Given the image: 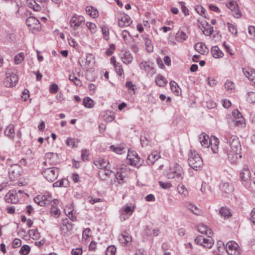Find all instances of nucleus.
Returning a JSON list of instances; mask_svg holds the SVG:
<instances>
[{"label": "nucleus", "mask_w": 255, "mask_h": 255, "mask_svg": "<svg viewBox=\"0 0 255 255\" xmlns=\"http://www.w3.org/2000/svg\"><path fill=\"white\" fill-rule=\"evenodd\" d=\"M168 179H173L177 182L181 181L184 177V171L182 167L178 163L170 167L166 172Z\"/></svg>", "instance_id": "obj_1"}, {"label": "nucleus", "mask_w": 255, "mask_h": 255, "mask_svg": "<svg viewBox=\"0 0 255 255\" xmlns=\"http://www.w3.org/2000/svg\"><path fill=\"white\" fill-rule=\"evenodd\" d=\"M224 138L225 141L227 143L224 149L241 151V145L239 138L236 135L227 134Z\"/></svg>", "instance_id": "obj_2"}, {"label": "nucleus", "mask_w": 255, "mask_h": 255, "mask_svg": "<svg viewBox=\"0 0 255 255\" xmlns=\"http://www.w3.org/2000/svg\"><path fill=\"white\" fill-rule=\"evenodd\" d=\"M188 163L193 169L197 170L203 165V161L196 151L191 150L189 154Z\"/></svg>", "instance_id": "obj_3"}, {"label": "nucleus", "mask_w": 255, "mask_h": 255, "mask_svg": "<svg viewBox=\"0 0 255 255\" xmlns=\"http://www.w3.org/2000/svg\"><path fill=\"white\" fill-rule=\"evenodd\" d=\"M240 178L242 183L246 188H250L254 177L251 176V173L248 168H244L240 172Z\"/></svg>", "instance_id": "obj_4"}, {"label": "nucleus", "mask_w": 255, "mask_h": 255, "mask_svg": "<svg viewBox=\"0 0 255 255\" xmlns=\"http://www.w3.org/2000/svg\"><path fill=\"white\" fill-rule=\"evenodd\" d=\"M59 172V170L58 168L53 167L44 169L42 173L47 181L53 182L57 178Z\"/></svg>", "instance_id": "obj_5"}, {"label": "nucleus", "mask_w": 255, "mask_h": 255, "mask_svg": "<svg viewBox=\"0 0 255 255\" xmlns=\"http://www.w3.org/2000/svg\"><path fill=\"white\" fill-rule=\"evenodd\" d=\"M34 202L40 206H45L52 203L53 200L51 195L49 194H40L34 198Z\"/></svg>", "instance_id": "obj_6"}, {"label": "nucleus", "mask_w": 255, "mask_h": 255, "mask_svg": "<svg viewBox=\"0 0 255 255\" xmlns=\"http://www.w3.org/2000/svg\"><path fill=\"white\" fill-rule=\"evenodd\" d=\"M94 57L91 54H87L85 58L78 61L80 66L86 70L91 68L94 65Z\"/></svg>", "instance_id": "obj_7"}, {"label": "nucleus", "mask_w": 255, "mask_h": 255, "mask_svg": "<svg viewBox=\"0 0 255 255\" xmlns=\"http://www.w3.org/2000/svg\"><path fill=\"white\" fill-rule=\"evenodd\" d=\"M18 80V76L12 72L6 73V78L4 84L7 87H13L16 85Z\"/></svg>", "instance_id": "obj_8"}, {"label": "nucleus", "mask_w": 255, "mask_h": 255, "mask_svg": "<svg viewBox=\"0 0 255 255\" xmlns=\"http://www.w3.org/2000/svg\"><path fill=\"white\" fill-rule=\"evenodd\" d=\"M127 158L129 160L131 165L137 167H139L143 163V160L134 151L130 152L128 150Z\"/></svg>", "instance_id": "obj_9"}, {"label": "nucleus", "mask_w": 255, "mask_h": 255, "mask_svg": "<svg viewBox=\"0 0 255 255\" xmlns=\"http://www.w3.org/2000/svg\"><path fill=\"white\" fill-rule=\"evenodd\" d=\"M85 22V18L81 15L75 14L70 21V26L74 29L77 30L79 27L82 26Z\"/></svg>", "instance_id": "obj_10"}, {"label": "nucleus", "mask_w": 255, "mask_h": 255, "mask_svg": "<svg viewBox=\"0 0 255 255\" xmlns=\"http://www.w3.org/2000/svg\"><path fill=\"white\" fill-rule=\"evenodd\" d=\"M224 152L227 154L228 160L232 163H236L239 158L242 157L241 151H236L229 149H224Z\"/></svg>", "instance_id": "obj_11"}, {"label": "nucleus", "mask_w": 255, "mask_h": 255, "mask_svg": "<svg viewBox=\"0 0 255 255\" xmlns=\"http://www.w3.org/2000/svg\"><path fill=\"white\" fill-rule=\"evenodd\" d=\"M226 249L229 255H238L240 254L239 246L235 242H228L226 244Z\"/></svg>", "instance_id": "obj_12"}, {"label": "nucleus", "mask_w": 255, "mask_h": 255, "mask_svg": "<svg viewBox=\"0 0 255 255\" xmlns=\"http://www.w3.org/2000/svg\"><path fill=\"white\" fill-rule=\"evenodd\" d=\"M134 208L133 206H126L120 210V219L122 221H124L128 219L132 214Z\"/></svg>", "instance_id": "obj_13"}, {"label": "nucleus", "mask_w": 255, "mask_h": 255, "mask_svg": "<svg viewBox=\"0 0 255 255\" xmlns=\"http://www.w3.org/2000/svg\"><path fill=\"white\" fill-rule=\"evenodd\" d=\"M237 1V0H229V2L227 3V6L232 11H235L234 15L235 17L239 18L241 16L242 14L239 10L238 4Z\"/></svg>", "instance_id": "obj_14"}, {"label": "nucleus", "mask_w": 255, "mask_h": 255, "mask_svg": "<svg viewBox=\"0 0 255 255\" xmlns=\"http://www.w3.org/2000/svg\"><path fill=\"white\" fill-rule=\"evenodd\" d=\"M45 157L46 160L43 162V164L45 165H47V163L51 165H54L58 161V154L56 153H46L45 155Z\"/></svg>", "instance_id": "obj_15"}, {"label": "nucleus", "mask_w": 255, "mask_h": 255, "mask_svg": "<svg viewBox=\"0 0 255 255\" xmlns=\"http://www.w3.org/2000/svg\"><path fill=\"white\" fill-rule=\"evenodd\" d=\"M195 242L199 245H200L204 247L207 248H211L213 244V240L211 238L206 239L203 236H199L197 237Z\"/></svg>", "instance_id": "obj_16"}, {"label": "nucleus", "mask_w": 255, "mask_h": 255, "mask_svg": "<svg viewBox=\"0 0 255 255\" xmlns=\"http://www.w3.org/2000/svg\"><path fill=\"white\" fill-rule=\"evenodd\" d=\"M21 168L20 165L15 164L10 166L8 169V173L11 178H16L20 176Z\"/></svg>", "instance_id": "obj_17"}, {"label": "nucleus", "mask_w": 255, "mask_h": 255, "mask_svg": "<svg viewBox=\"0 0 255 255\" xmlns=\"http://www.w3.org/2000/svg\"><path fill=\"white\" fill-rule=\"evenodd\" d=\"M213 137L209 138V136L205 133H201L199 136V140L201 145L204 147H209L210 144L213 142Z\"/></svg>", "instance_id": "obj_18"}, {"label": "nucleus", "mask_w": 255, "mask_h": 255, "mask_svg": "<svg viewBox=\"0 0 255 255\" xmlns=\"http://www.w3.org/2000/svg\"><path fill=\"white\" fill-rule=\"evenodd\" d=\"M15 191H10L5 195V200L8 203L15 204L18 201V198Z\"/></svg>", "instance_id": "obj_19"}, {"label": "nucleus", "mask_w": 255, "mask_h": 255, "mask_svg": "<svg viewBox=\"0 0 255 255\" xmlns=\"http://www.w3.org/2000/svg\"><path fill=\"white\" fill-rule=\"evenodd\" d=\"M132 23V20L127 14L124 13L119 18L118 24L120 27H124L129 25Z\"/></svg>", "instance_id": "obj_20"}, {"label": "nucleus", "mask_w": 255, "mask_h": 255, "mask_svg": "<svg viewBox=\"0 0 255 255\" xmlns=\"http://www.w3.org/2000/svg\"><path fill=\"white\" fill-rule=\"evenodd\" d=\"M221 189L222 192L227 195L231 194L234 191L233 185L229 182L223 183L221 185Z\"/></svg>", "instance_id": "obj_21"}, {"label": "nucleus", "mask_w": 255, "mask_h": 255, "mask_svg": "<svg viewBox=\"0 0 255 255\" xmlns=\"http://www.w3.org/2000/svg\"><path fill=\"white\" fill-rule=\"evenodd\" d=\"M243 71L245 76L247 77L249 80L255 83V71L253 69L251 68H243Z\"/></svg>", "instance_id": "obj_22"}, {"label": "nucleus", "mask_w": 255, "mask_h": 255, "mask_svg": "<svg viewBox=\"0 0 255 255\" xmlns=\"http://www.w3.org/2000/svg\"><path fill=\"white\" fill-rule=\"evenodd\" d=\"M195 49L201 54H205L208 53V49L205 44L203 42L196 43L194 46Z\"/></svg>", "instance_id": "obj_23"}, {"label": "nucleus", "mask_w": 255, "mask_h": 255, "mask_svg": "<svg viewBox=\"0 0 255 255\" xmlns=\"http://www.w3.org/2000/svg\"><path fill=\"white\" fill-rule=\"evenodd\" d=\"M4 134L10 139H13L15 136L14 127L13 125H8L4 130Z\"/></svg>", "instance_id": "obj_24"}, {"label": "nucleus", "mask_w": 255, "mask_h": 255, "mask_svg": "<svg viewBox=\"0 0 255 255\" xmlns=\"http://www.w3.org/2000/svg\"><path fill=\"white\" fill-rule=\"evenodd\" d=\"M198 230L201 234H206L209 238H210L212 235L211 230L205 225H199L198 227Z\"/></svg>", "instance_id": "obj_25"}, {"label": "nucleus", "mask_w": 255, "mask_h": 255, "mask_svg": "<svg viewBox=\"0 0 255 255\" xmlns=\"http://www.w3.org/2000/svg\"><path fill=\"white\" fill-rule=\"evenodd\" d=\"M26 23L29 28L34 29L37 25L39 24V22L35 17L30 16L26 19Z\"/></svg>", "instance_id": "obj_26"}, {"label": "nucleus", "mask_w": 255, "mask_h": 255, "mask_svg": "<svg viewBox=\"0 0 255 255\" xmlns=\"http://www.w3.org/2000/svg\"><path fill=\"white\" fill-rule=\"evenodd\" d=\"M143 40L144 42L146 49L148 52H151L153 51V46L152 44L151 41L148 38V35L143 34L142 36Z\"/></svg>", "instance_id": "obj_27"}, {"label": "nucleus", "mask_w": 255, "mask_h": 255, "mask_svg": "<svg viewBox=\"0 0 255 255\" xmlns=\"http://www.w3.org/2000/svg\"><path fill=\"white\" fill-rule=\"evenodd\" d=\"M112 173V171L106 168L102 169L99 171V176L102 180H106Z\"/></svg>", "instance_id": "obj_28"}, {"label": "nucleus", "mask_w": 255, "mask_h": 255, "mask_svg": "<svg viewBox=\"0 0 255 255\" xmlns=\"http://www.w3.org/2000/svg\"><path fill=\"white\" fill-rule=\"evenodd\" d=\"M187 35L185 32L181 29H180L176 34L175 39L178 42H182L187 38Z\"/></svg>", "instance_id": "obj_29"}, {"label": "nucleus", "mask_w": 255, "mask_h": 255, "mask_svg": "<svg viewBox=\"0 0 255 255\" xmlns=\"http://www.w3.org/2000/svg\"><path fill=\"white\" fill-rule=\"evenodd\" d=\"M73 225L69 222H64L61 227L62 232L64 234H68V233L72 231Z\"/></svg>", "instance_id": "obj_30"}, {"label": "nucleus", "mask_w": 255, "mask_h": 255, "mask_svg": "<svg viewBox=\"0 0 255 255\" xmlns=\"http://www.w3.org/2000/svg\"><path fill=\"white\" fill-rule=\"evenodd\" d=\"M211 52L213 56L215 58H221L224 56V53L217 46H213L211 48Z\"/></svg>", "instance_id": "obj_31"}, {"label": "nucleus", "mask_w": 255, "mask_h": 255, "mask_svg": "<svg viewBox=\"0 0 255 255\" xmlns=\"http://www.w3.org/2000/svg\"><path fill=\"white\" fill-rule=\"evenodd\" d=\"M87 13L93 18H96L99 16L98 10L93 6H88L86 8Z\"/></svg>", "instance_id": "obj_32"}, {"label": "nucleus", "mask_w": 255, "mask_h": 255, "mask_svg": "<svg viewBox=\"0 0 255 255\" xmlns=\"http://www.w3.org/2000/svg\"><path fill=\"white\" fill-rule=\"evenodd\" d=\"M159 157L160 156L157 153H152L148 155L146 162L149 165H152L154 162L159 158Z\"/></svg>", "instance_id": "obj_33"}, {"label": "nucleus", "mask_w": 255, "mask_h": 255, "mask_svg": "<svg viewBox=\"0 0 255 255\" xmlns=\"http://www.w3.org/2000/svg\"><path fill=\"white\" fill-rule=\"evenodd\" d=\"M122 61L125 64H129L132 61L133 58L129 51H125L122 57Z\"/></svg>", "instance_id": "obj_34"}, {"label": "nucleus", "mask_w": 255, "mask_h": 255, "mask_svg": "<svg viewBox=\"0 0 255 255\" xmlns=\"http://www.w3.org/2000/svg\"><path fill=\"white\" fill-rule=\"evenodd\" d=\"M155 83L159 87H164L166 85L167 81L163 76L158 75L155 79Z\"/></svg>", "instance_id": "obj_35"}, {"label": "nucleus", "mask_w": 255, "mask_h": 255, "mask_svg": "<svg viewBox=\"0 0 255 255\" xmlns=\"http://www.w3.org/2000/svg\"><path fill=\"white\" fill-rule=\"evenodd\" d=\"M177 190L179 194L183 197H186L188 195V191L185 186L183 184L179 185Z\"/></svg>", "instance_id": "obj_36"}, {"label": "nucleus", "mask_w": 255, "mask_h": 255, "mask_svg": "<svg viewBox=\"0 0 255 255\" xmlns=\"http://www.w3.org/2000/svg\"><path fill=\"white\" fill-rule=\"evenodd\" d=\"M68 186L69 181L66 179H63L62 180L57 181L53 184V186L57 187H67Z\"/></svg>", "instance_id": "obj_37"}, {"label": "nucleus", "mask_w": 255, "mask_h": 255, "mask_svg": "<svg viewBox=\"0 0 255 255\" xmlns=\"http://www.w3.org/2000/svg\"><path fill=\"white\" fill-rule=\"evenodd\" d=\"M219 213L225 218H229L232 216L230 210L226 207H222L219 211Z\"/></svg>", "instance_id": "obj_38"}, {"label": "nucleus", "mask_w": 255, "mask_h": 255, "mask_svg": "<svg viewBox=\"0 0 255 255\" xmlns=\"http://www.w3.org/2000/svg\"><path fill=\"white\" fill-rule=\"evenodd\" d=\"M185 206L188 210H189L193 213H194V214L199 215V210L195 205H194L190 203L187 202L185 204Z\"/></svg>", "instance_id": "obj_39"}, {"label": "nucleus", "mask_w": 255, "mask_h": 255, "mask_svg": "<svg viewBox=\"0 0 255 255\" xmlns=\"http://www.w3.org/2000/svg\"><path fill=\"white\" fill-rule=\"evenodd\" d=\"M213 141H214V143H213L212 142L211 144H210V145L211 146V148L212 152L214 153H216L218 152V145L219 144V140L215 136L213 137Z\"/></svg>", "instance_id": "obj_40"}, {"label": "nucleus", "mask_w": 255, "mask_h": 255, "mask_svg": "<svg viewBox=\"0 0 255 255\" xmlns=\"http://www.w3.org/2000/svg\"><path fill=\"white\" fill-rule=\"evenodd\" d=\"M28 5L34 11H38L41 9V6L34 0H30L28 2Z\"/></svg>", "instance_id": "obj_41"}, {"label": "nucleus", "mask_w": 255, "mask_h": 255, "mask_svg": "<svg viewBox=\"0 0 255 255\" xmlns=\"http://www.w3.org/2000/svg\"><path fill=\"white\" fill-rule=\"evenodd\" d=\"M171 90L176 95H179L180 93V89L177 84L174 81H171L170 82Z\"/></svg>", "instance_id": "obj_42"}, {"label": "nucleus", "mask_w": 255, "mask_h": 255, "mask_svg": "<svg viewBox=\"0 0 255 255\" xmlns=\"http://www.w3.org/2000/svg\"><path fill=\"white\" fill-rule=\"evenodd\" d=\"M94 164L100 170L106 168L107 166L106 161L102 159L95 161Z\"/></svg>", "instance_id": "obj_43"}, {"label": "nucleus", "mask_w": 255, "mask_h": 255, "mask_svg": "<svg viewBox=\"0 0 255 255\" xmlns=\"http://www.w3.org/2000/svg\"><path fill=\"white\" fill-rule=\"evenodd\" d=\"M234 124L237 127H243L245 125V120L243 117L233 120Z\"/></svg>", "instance_id": "obj_44"}, {"label": "nucleus", "mask_w": 255, "mask_h": 255, "mask_svg": "<svg viewBox=\"0 0 255 255\" xmlns=\"http://www.w3.org/2000/svg\"><path fill=\"white\" fill-rule=\"evenodd\" d=\"M69 79L70 81L73 82L74 84L77 86H81L82 85L81 81L75 76V74L69 75Z\"/></svg>", "instance_id": "obj_45"}, {"label": "nucleus", "mask_w": 255, "mask_h": 255, "mask_svg": "<svg viewBox=\"0 0 255 255\" xmlns=\"http://www.w3.org/2000/svg\"><path fill=\"white\" fill-rule=\"evenodd\" d=\"M83 105L86 108H91L94 105V101L91 98L87 97L83 100Z\"/></svg>", "instance_id": "obj_46"}, {"label": "nucleus", "mask_w": 255, "mask_h": 255, "mask_svg": "<svg viewBox=\"0 0 255 255\" xmlns=\"http://www.w3.org/2000/svg\"><path fill=\"white\" fill-rule=\"evenodd\" d=\"M24 58V53L22 52L19 53L16 55L14 57V63L16 64H20Z\"/></svg>", "instance_id": "obj_47"}, {"label": "nucleus", "mask_w": 255, "mask_h": 255, "mask_svg": "<svg viewBox=\"0 0 255 255\" xmlns=\"http://www.w3.org/2000/svg\"><path fill=\"white\" fill-rule=\"evenodd\" d=\"M30 251V248L28 245H24L22 246L19 250V253L21 255H27Z\"/></svg>", "instance_id": "obj_48"}, {"label": "nucleus", "mask_w": 255, "mask_h": 255, "mask_svg": "<svg viewBox=\"0 0 255 255\" xmlns=\"http://www.w3.org/2000/svg\"><path fill=\"white\" fill-rule=\"evenodd\" d=\"M86 26L92 33H95L96 32L97 26L95 23L87 22L86 23Z\"/></svg>", "instance_id": "obj_49"}, {"label": "nucleus", "mask_w": 255, "mask_h": 255, "mask_svg": "<svg viewBox=\"0 0 255 255\" xmlns=\"http://www.w3.org/2000/svg\"><path fill=\"white\" fill-rule=\"evenodd\" d=\"M247 100L250 103L255 102V92H250L247 94Z\"/></svg>", "instance_id": "obj_50"}, {"label": "nucleus", "mask_w": 255, "mask_h": 255, "mask_svg": "<svg viewBox=\"0 0 255 255\" xmlns=\"http://www.w3.org/2000/svg\"><path fill=\"white\" fill-rule=\"evenodd\" d=\"M102 31L104 38L106 40H108L109 39V28L106 26H103L101 27Z\"/></svg>", "instance_id": "obj_51"}, {"label": "nucleus", "mask_w": 255, "mask_h": 255, "mask_svg": "<svg viewBox=\"0 0 255 255\" xmlns=\"http://www.w3.org/2000/svg\"><path fill=\"white\" fill-rule=\"evenodd\" d=\"M116 248L114 246H110L107 249L106 255H115Z\"/></svg>", "instance_id": "obj_52"}, {"label": "nucleus", "mask_w": 255, "mask_h": 255, "mask_svg": "<svg viewBox=\"0 0 255 255\" xmlns=\"http://www.w3.org/2000/svg\"><path fill=\"white\" fill-rule=\"evenodd\" d=\"M122 36L126 42V43L128 44V38L132 39V36L130 35L128 31L126 30H124L122 32Z\"/></svg>", "instance_id": "obj_53"}, {"label": "nucleus", "mask_w": 255, "mask_h": 255, "mask_svg": "<svg viewBox=\"0 0 255 255\" xmlns=\"http://www.w3.org/2000/svg\"><path fill=\"white\" fill-rule=\"evenodd\" d=\"M28 234L34 239H37L40 237V234L36 230H30L28 231Z\"/></svg>", "instance_id": "obj_54"}, {"label": "nucleus", "mask_w": 255, "mask_h": 255, "mask_svg": "<svg viewBox=\"0 0 255 255\" xmlns=\"http://www.w3.org/2000/svg\"><path fill=\"white\" fill-rule=\"evenodd\" d=\"M126 86L128 88V92L130 93L131 94H134V87L135 86L133 85L131 81H128L126 83Z\"/></svg>", "instance_id": "obj_55"}, {"label": "nucleus", "mask_w": 255, "mask_h": 255, "mask_svg": "<svg viewBox=\"0 0 255 255\" xmlns=\"http://www.w3.org/2000/svg\"><path fill=\"white\" fill-rule=\"evenodd\" d=\"M159 184L160 187L164 189H169L172 187V184L169 182H163L162 181H159Z\"/></svg>", "instance_id": "obj_56"}, {"label": "nucleus", "mask_w": 255, "mask_h": 255, "mask_svg": "<svg viewBox=\"0 0 255 255\" xmlns=\"http://www.w3.org/2000/svg\"><path fill=\"white\" fill-rule=\"evenodd\" d=\"M50 213L51 215L54 217H58L60 214V210L55 207H52L51 209Z\"/></svg>", "instance_id": "obj_57"}, {"label": "nucleus", "mask_w": 255, "mask_h": 255, "mask_svg": "<svg viewBox=\"0 0 255 255\" xmlns=\"http://www.w3.org/2000/svg\"><path fill=\"white\" fill-rule=\"evenodd\" d=\"M229 30L230 32H231L233 34H234L235 35H237L238 31L237 27L234 25L229 23H228Z\"/></svg>", "instance_id": "obj_58"}, {"label": "nucleus", "mask_w": 255, "mask_h": 255, "mask_svg": "<svg viewBox=\"0 0 255 255\" xmlns=\"http://www.w3.org/2000/svg\"><path fill=\"white\" fill-rule=\"evenodd\" d=\"M225 87L227 90H232L235 88V84L233 82L227 81L225 84Z\"/></svg>", "instance_id": "obj_59"}, {"label": "nucleus", "mask_w": 255, "mask_h": 255, "mask_svg": "<svg viewBox=\"0 0 255 255\" xmlns=\"http://www.w3.org/2000/svg\"><path fill=\"white\" fill-rule=\"evenodd\" d=\"M110 147L114 152L118 154H122L123 151L125 150V148L122 147H115L113 145H112Z\"/></svg>", "instance_id": "obj_60"}, {"label": "nucleus", "mask_w": 255, "mask_h": 255, "mask_svg": "<svg viewBox=\"0 0 255 255\" xmlns=\"http://www.w3.org/2000/svg\"><path fill=\"white\" fill-rule=\"evenodd\" d=\"M183 12L184 13L185 15L189 14V10L188 8L185 6V3L183 1H180L179 2Z\"/></svg>", "instance_id": "obj_61"}, {"label": "nucleus", "mask_w": 255, "mask_h": 255, "mask_svg": "<svg viewBox=\"0 0 255 255\" xmlns=\"http://www.w3.org/2000/svg\"><path fill=\"white\" fill-rule=\"evenodd\" d=\"M114 66H115V70H116L117 73L119 75L122 76V75L123 73V69L122 66L119 63Z\"/></svg>", "instance_id": "obj_62"}, {"label": "nucleus", "mask_w": 255, "mask_h": 255, "mask_svg": "<svg viewBox=\"0 0 255 255\" xmlns=\"http://www.w3.org/2000/svg\"><path fill=\"white\" fill-rule=\"evenodd\" d=\"M116 177L118 180L119 183H121V182H124L125 176L123 174L122 172H117V174L116 175Z\"/></svg>", "instance_id": "obj_63"}, {"label": "nucleus", "mask_w": 255, "mask_h": 255, "mask_svg": "<svg viewBox=\"0 0 255 255\" xmlns=\"http://www.w3.org/2000/svg\"><path fill=\"white\" fill-rule=\"evenodd\" d=\"M82 249L81 248H77L75 249H72L71 251L72 255H82Z\"/></svg>", "instance_id": "obj_64"}]
</instances>
